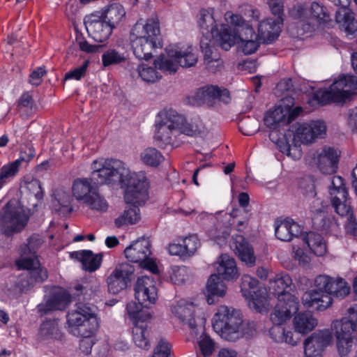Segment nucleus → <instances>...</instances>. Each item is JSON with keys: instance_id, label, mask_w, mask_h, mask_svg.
Wrapping results in <instances>:
<instances>
[{"instance_id": "dca6fc26", "label": "nucleus", "mask_w": 357, "mask_h": 357, "mask_svg": "<svg viewBox=\"0 0 357 357\" xmlns=\"http://www.w3.org/2000/svg\"><path fill=\"white\" fill-rule=\"evenodd\" d=\"M329 195L332 206L338 215L344 216L349 213L351 206L348 201V192L341 176L332 177Z\"/></svg>"}, {"instance_id": "c85d7f7f", "label": "nucleus", "mask_w": 357, "mask_h": 357, "mask_svg": "<svg viewBox=\"0 0 357 357\" xmlns=\"http://www.w3.org/2000/svg\"><path fill=\"white\" fill-rule=\"evenodd\" d=\"M98 17L107 20L114 29L126 20V12L124 7L118 3H114L97 12Z\"/></svg>"}, {"instance_id": "f03ea898", "label": "nucleus", "mask_w": 357, "mask_h": 357, "mask_svg": "<svg viewBox=\"0 0 357 357\" xmlns=\"http://www.w3.org/2000/svg\"><path fill=\"white\" fill-rule=\"evenodd\" d=\"M154 138L159 146H176V137L180 134L196 136L204 130L202 121L199 118L190 122L185 117L172 109L162 110L155 120Z\"/></svg>"}, {"instance_id": "3c124183", "label": "nucleus", "mask_w": 357, "mask_h": 357, "mask_svg": "<svg viewBox=\"0 0 357 357\" xmlns=\"http://www.w3.org/2000/svg\"><path fill=\"white\" fill-rule=\"evenodd\" d=\"M147 325L134 326L132 328V339L135 344L142 349H148L150 347L147 337Z\"/></svg>"}, {"instance_id": "7c9ffc66", "label": "nucleus", "mask_w": 357, "mask_h": 357, "mask_svg": "<svg viewBox=\"0 0 357 357\" xmlns=\"http://www.w3.org/2000/svg\"><path fill=\"white\" fill-rule=\"evenodd\" d=\"M91 169H93L91 168ZM92 180L98 184L97 181L93 177V172H91V178H77L73 181L71 186V193L72 196L77 201L84 203L88 198V196L95 190L92 184ZM99 185L100 184L99 183Z\"/></svg>"}, {"instance_id": "69168bd1", "label": "nucleus", "mask_w": 357, "mask_h": 357, "mask_svg": "<svg viewBox=\"0 0 357 357\" xmlns=\"http://www.w3.org/2000/svg\"><path fill=\"white\" fill-rule=\"evenodd\" d=\"M76 41L79 45V50L86 53H96L98 52L100 48V45H91L84 38H77Z\"/></svg>"}, {"instance_id": "774afa93", "label": "nucleus", "mask_w": 357, "mask_h": 357, "mask_svg": "<svg viewBox=\"0 0 357 357\" xmlns=\"http://www.w3.org/2000/svg\"><path fill=\"white\" fill-rule=\"evenodd\" d=\"M285 329L282 324H274L269 331L271 337L276 342H282Z\"/></svg>"}, {"instance_id": "ea45409f", "label": "nucleus", "mask_w": 357, "mask_h": 357, "mask_svg": "<svg viewBox=\"0 0 357 357\" xmlns=\"http://www.w3.org/2000/svg\"><path fill=\"white\" fill-rule=\"evenodd\" d=\"M333 326L334 328L348 333L357 332V305H354L348 309L347 317L333 321Z\"/></svg>"}, {"instance_id": "0eeeda50", "label": "nucleus", "mask_w": 357, "mask_h": 357, "mask_svg": "<svg viewBox=\"0 0 357 357\" xmlns=\"http://www.w3.org/2000/svg\"><path fill=\"white\" fill-rule=\"evenodd\" d=\"M131 45L135 56L139 60L153 57V51L162 47L160 22L155 16L145 23L137 22L131 31Z\"/></svg>"}, {"instance_id": "412c9836", "label": "nucleus", "mask_w": 357, "mask_h": 357, "mask_svg": "<svg viewBox=\"0 0 357 357\" xmlns=\"http://www.w3.org/2000/svg\"><path fill=\"white\" fill-rule=\"evenodd\" d=\"M326 127L323 121H312L300 124L296 130L294 140L302 144L312 143L316 138L326 135Z\"/></svg>"}, {"instance_id": "423d86ee", "label": "nucleus", "mask_w": 357, "mask_h": 357, "mask_svg": "<svg viewBox=\"0 0 357 357\" xmlns=\"http://www.w3.org/2000/svg\"><path fill=\"white\" fill-rule=\"evenodd\" d=\"M213 328L222 339L235 341L254 335V324L245 322L239 310L222 305L218 307L213 317Z\"/></svg>"}, {"instance_id": "09e8293b", "label": "nucleus", "mask_w": 357, "mask_h": 357, "mask_svg": "<svg viewBox=\"0 0 357 357\" xmlns=\"http://www.w3.org/2000/svg\"><path fill=\"white\" fill-rule=\"evenodd\" d=\"M154 67L148 66L146 64L142 63L137 67V73L142 79L146 82H155L161 78V75L157 70H160L156 66L155 62Z\"/></svg>"}, {"instance_id": "052dcab7", "label": "nucleus", "mask_w": 357, "mask_h": 357, "mask_svg": "<svg viewBox=\"0 0 357 357\" xmlns=\"http://www.w3.org/2000/svg\"><path fill=\"white\" fill-rule=\"evenodd\" d=\"M94 334H87L84 332L79 333L78 336L82 337V339L79 341V349L82 352L86 355H88L91 353L92 347L94 344L93 335Z\"/></svg>"}, {"instance_id": "f8f14e48", "label": "nucleus", "mask_w": 357, "mask_h": 357, "mask_svg": "<svg viewBox=\"0 0 357 357\" xmlns=\"http://www.w3.org/2000/svg\"><path fill=\"white\" fill-rule=\"evenodd\" d=\"M151 244L148 238H141L134 241L124 250L126 259L153 274H159L156 259L151 257Z\"/></svg>"}, {"instance_id": "a211bd4d", "label": "nucleus", "mask_w": 357, "mask_h": 357, "mask_svg": "<svg viewBox=\"0 0 357 357\" xmlns=\"http://www.w3.org/2000/svg\"><path fill=\"white\" fill-rule=\"evenodd\" d=\"M299 308L298 298L294 294H284V298H279L273 312L271 314V320L273 324H283Z\"/></svg>"}, {"instance_id": "4c0bfd02", "label": "nucleus", "mask_w": 357, "mask_h": 357, "mask_svg": "<svg viewBox=\"0 0 357 357\" xmlns=\"http://www.w3.org/2000/svg\"><path fill=\"white\" fill-rule=\"evenodd\" d=\"M226 289L227 287L220 276L216 274L211 275L206 284L207 303L210 305L213 303V296L223 297Z\"/></svg>"}, {"instance_id": "4468645a", "label": "nucleus", "mask_w": 357, "mask_h": 357, "mask_svg": "<svg viewBox=\"0 0 357 357\" xmlns=\"http://www.w3.org/2000/svg\"><path fill=\"white\" fill-rule=\"evenodd\" d=\"M291 15L295 19L300 20L304 29L305 25L310 26L314 23H324L329 18L326 8L317 2H312L309 8L297 5L293 8Z\"/></svg>"}, {"instance_id": "1a4fd4ad", "label": "nucleus", "mask_w": 357, "mask_h": 357, "mask_svg": "<svg viewBox=\"0 0 357 357\" xmlns=\"http://www.w3.org/2000/svg\"><path fill=\"white\" fill-rule=\"evenodd\" d=\"M67 324L70 332L78 336L79 333L95 334L100 323L94 310L87 304L78 303L75 310L67 314Z\"/></svg>"}, {"instance_id": "79ce46f5", "label": "nucleus", "mask_w": 357, "mask_h": 357, "mask_svg": "<svg viewBox=\"0 0 357 357\" xmlns=\"http://www.w3.org/2000/svg\"><path fill=\"white\" fill-rule=\"evenodd\" d=\"M337 338V347L339 354L342 357L347 356L351 350L354 337L351 333L343 330L334 328Z\"/></svg>"}, {"instance_id": "393cba45", "label": "nucleus", "mask_w": 357, "mask_h": 357, "mask_svg": "<svg viewBox=\"0 0 357 357\" xmlns=\"http://www.w3.org/2000/svg\"><path fill=\"white\" fill-rule=\"evenodd\" d=\"M195 305L185 300H181L176 304L171 307L172 314L178 319L183 324H188L192 330V335L196 334V322L194 317Z\"/></svg>"}, {"instance_id": "bb28decb", "label": "nucleus", "mask_w": 357, "mask_h": 357, "mask_svg": "<svg viewBox=\"0 0 357 357\" xmlns=\"http://www.w3.org/2000/svg\"><path fill=\"white\" fill-rule=\"evenodd\" d=\"M231 248L239 259L249 266L255 264L256 258L253 248L242 235L233 237Z\"/></svg>"}, {"instance_id": "5fc2aeb1", "label": "nucleus", "mask_w": 357, "mask_h": 357, "mask_svg": "<svg viewBox=\"0 0 357 357\" xmlns=\"http://www.w3.org/2000/svg\"><path fill=\"white\" fill-rule=\"evenodd\" d=\"M190 271L185 266H173L171 268L170 280L175 284H183L188 280Z\"/></svg>"}, {"instance_id": "aec40b11", "label": "nucleus", "mask_w": 357, "mask_h": 357, "mask_svg": "<svg viewBox=\"0 0 357 357\" xmlns=\"http://www.w3.org/2000/svg\"><path fill=\"white\" fill-rule=\"evenodd\" d=\"M135 296L139 303L154 304L158 299V289L156 282L152 277L142 276L138 278L135 285Z\"/></svg>"}, {"instance_id": "9d476101", "label": "nucleus", "mask_w": 357, "mask_h": 357, "mask_svg": "<svg viewBox=\"0 0 357 357\" xmlns=\"http://www.w3.org/2000/svg\"><path fill=\"white\" fill-rule=\"evenodd\" d=\"M167 56L161 55L155 60L160 70L169 74L175 73L178 66L189 68L197 62V56L191 46L185 50H179L177 45H169L166 48Z\"/></svg>"}, {"instance_id": "2eb2a0df", "label": "nucleus", "mask_w": 357, "mask_h": 357, "mask_svg": "<svg viewBox=\"0 0 357 357\" xmlns=\"http://www.w3.org/2000/svg\"><path fill=\"white\" fill-rule=\"evenodd\" d=\"M231 99L230 93L227 89L213 85L198 89L194 95L188 97L189 102L194 105L202 103L212 105L216 102L227 104Z\"/></svg>"}, {"instance_id": "49530a36", "label": "nucleus", "mask_w": 357, "mask_h": 357, "mask_svg": "<svg viewBox=\"0 0 357 357\" xmlns=\"http://www.w3.org/2000/svg\"><path fill=\"white\" fill-rule=\"evenodd\" d=\"M40 335L43 338L60 339L62 333L60 331L56 320H46L42 323L40 328Z\"/></svg>"}, {"instance_id": "864d4df0", "label": "nucleus", "mask_w": 357, "mask_h": 357, "mask_svg": "<svg viewBox=\"0 0 357 357\" xmlns=\"http://www.w3.org/2000/svg\"><path fill=\"white\" fill-rule=\"evenodd\" d=\"M197 346L200 354L204 356H211L215 350L214 341L206 333H203L197 339Z\"/></svg>"}, {"instance_id": "4be33fe9", "label": "nucleus", "mask_w": 357, "mask_h": 357, "mask_svg": "<svg viewBox=\"0 0 357 357\" xmlns=\"http://www.w3.org/2000/svg\"><path fill=\"white\" fill-rule=\"evenodd\" d=\"M340 155L337 150L325 146L312 154L315 165L324 174H333L337 169Z\"/></svg>"}, {"instance_id": "e2e57ef3", "label": "nucleus", "mask_w": 357, "mask_h": 357, "mask_svg": "<svg viewBox=\"0 0 357 357\" xmlns=\"http://www.w3.org/2000/svg\"><path fill=\"white\" fill-rule=\"evenodd\" d=\"M47 71L44 66L36 68L33 70L29 76V82L32 85L38 86L41 84L43 77Z\"/></svg>"}, {"instance_id": "37998d69", "label": "nucleus", "mask_w": 357, "mask_h": 357, "mask_svg": "<svg viewBox=\"0 0 357 357\" xmlns=\"http://www.w3.org/2000/svg\"><path fill=\"white\" fill-rule=\"evenodd\" d=\"M207 236L217 244L222 245L226 243L230 234V228L217 221L211 228L206 231Z\"/></svg>"}, {"instance_id": "72a5a7b5", "label": "nucleus", "mask_w": 357, "mask_h": 357, "mask_svg": "<svg viewBox=\"0 0 357 357\" xmlns=\"http://www.w3.org/2000/svg\"><path fill=\"white\" fill-rule=\"evenodd\" d=\"M317 324V319L310 312H299L293 319L294 331L301 335L311 332Z\"/></svg>"}, {"instance_id": "5701e85b", "label": "nucleus", "mask_w": 357, "mask_h": 357, "mask_svg": "<svg viewBox=\"0 0 357 357\" xmlns=\"http://www.w3.org/2000/svg\"><path fill=\"white\" fill-rule=\"evenodd\" d=\"M84 24L89 36L98 43L107 40L114 29L105 20L99 18L97 13L88 16Z\"/></svg>"}, {"instance_id": "cd10ccee", "label": "nucleus", "mask_w": 357, "mask_h": 357, "mask_svg": "<svg viewBox=\"0 0 357 357\" xmlns=\"http://www.w3.org/2000/svg\"><path fill=\"white\" fill-rule=\"evenodd\" d=\"M313 213L312 220L316 228L335 236L340 233V224L332 215L326 213L324 208Z\"/></svg>"}, {"instance_id": "13d9d810", "label": "nucleus", "mask_w": 357, "mask_h": 357, "mask_svg": "<svg viewBox=\"0 0 357 357\" xmlns=\"http://www.w3.org/2000/svg\"><path fill=\"white\" fill-rule=\"evenodd\" d=\"M90 61L86 60L84 61L82 66L75 68L66 73L65 79H75L80 80L84 76H85L87 69L89 68Z\"/></svg>"}, {"instance_id": "de8ad7c7", "label": "nucleus", "mask_w": 357, "mask_h": 357, "mask_svg": "<svg viewBox=\"0 0 357 357\" xmlns=\"http://www.w3.org/2000/svg\"><path fill=\"white\" fill-rule=\"evenodd\" d=\"M63 301L64 300L63 296L53 295L45 303H40L37 305L38 312L40 314L41 316H43L51 311L61 310L63 307Z\"/></svg>"}, {"instance_id": "58836bf2", "label": "nucleus", "mask_w": 357, "mask_h": 357, "mask_svg": "<svg viewBox=\"0 0 357 357\" xmlns=\"http://www.w3.org/2000/svg\"><path fill=\"white\" fill-rule=\"evenodd\" d=\"M24 161L23 157L3 165L0 169V190L8 183L10 182L18 174L20 167Z\"/></svg>"}, {"instance_id": "473e14b6", "label": "nucleus", "mask_w": 357, "mask_h": 357, "mask_svg": "<svg viewBox=\"0 0 357 357\" xmlns=\"http://www.w3.org/2000/svg\"><path fill=\"white\" fill-rule=\"evenodd\" d=\"M216 267L218 275L224 280H232L238 277V271L235 259L227 254L221 255L218 259Z\"/></svg>"}, {"instance_id": "603ef678", "label": "nucleus", "mask_w": 357, "mask_h": 357, "mask_svg": "<svg viewBox=\"0 0 357 357\" xmlns=\"http://www.w3.org/2000/svg\"><path fill=\"white\" fill-rule=\"evenodd\" d=\"M179 239L183 243L187 258L193 256L201 245L200 241L196 234L179 237Z\"/></svg>"}, {"instance_id": "f3484780", "label": "nucleus", "mask_w": 357, "mask_h": 357, "mask_svg": "<svg viewBox=\"0 0 357 357\" xmlns=\"http://www.w3.org/2000/svg\"><path fill=\"white\" fill-rule=\"evenodd\" d=\"M134 272V266L128 263L118 264L107 278L109 291L117 294L126 289L131 282Z\"/></svg>"}, {"instance_id": "a19ab883", "label": "nucleus", "mask_w": 357, "mask_h": 357, "mask_svg": "<svg viewBox=\"0 0 357 357\" xmlns=\"http://www.w3.org/2000/svg\"><path fill=\"white\" fill-rule=\"evenodd\" d=\"M303 241L315 255L323 256L326 254V243L320 234L310 231L304 236Z\"/></svg>"}, {"instance_id": "c756f323", "label": "nucleus", "mask_w": 357, "mask_h": 357, "mask_svg": "<svg viewBox=\"0 0 357 357\" xmlns=\"http://www.w3.org/2000/svg\"><path fill=\"white\" fill-rule=\"evenodd\" d=\"M72 256L81 262L82 268L87 272L98 270L102 261V254H94L91 250H83L72 253Z\"/></svg>"}, {"instance_id": "2f4dec72", "label": "nucleus", "mask_w": 357, "mask_h": 357, "mask_svg": "<svg viewBox=\"0 0 357 357\" xmlns=\"http://www.w3.org/2000/svg\"><path fill=\"white\" fill-rule=\"evenodd\" d=\"M301 232V227L291 219L278 222L275 228V236L282 241H290Z\"/></svg>"}, {"instance_id": "b1692460", "label": "nucleus", "mask_w": 357, "mask_h": 357, "mask_svg": "<svg viewBox=\"0 0 357 357\" xmlns=\"http://www.w3.org/2000/svg\"><path fill=\"white\" fill-rule=\"evenodd\" d=\"M283 24L282 17L267 18L259 22L258 36L264 43H273L280 36Z\"/></svg>"}, {"instance_id": "0e129e2a", "label": "nucleus", "mask_w": 357, "mask_h": 357, "mask_svg": "<svg viewBox=\"0 0 357 357\" xmlns=\"http://www.w3.org/2000/svg\"><path fill=\"white\" fill-rule=\"evenodd\" d=\"M34 100L32 96L28 91L24 92L17 100V106L19 108L32 109Z\"/></svg>"}, {"instance_id": "a18cd8bd", "label": "nucleus", "mask_w": 357, "mask_h": 357, "mask_svg": "<svg viewBox=\"0 0 357 357\" xmlns=\"http://www.w3.org/2000/svg\"><path fill=\"white\" fill-rule=\"evenodd\" d=\"M289 112V108L278 105L272 111L268 112L264 116L265 123L270 128H275L276 125L284 121Z\"/></svg>"}, {"instance_id": "338daca9", "label": "nucleus", "mask_w": 357, "mask_h": 357, "mask_svg": "<svg viewBox=\"0 0 357 357\" xmlns=\"http://www.w3.org/2000/svg\"><path fill=\"white\" fill-rule=\"evenodd\" d=\"M178 243H170L167 248L168 252L171 255L178 256L181 258L185 259L186 255L183 248V243L179 238H177Z\"/></svg>"}, {"instance_id": "c9c22d12", "label": "nucleus", "mask_w": 357, "mask_h": 357, "mask_svg": "<svg viewBox=\"0 0 357 357\" xmlns=\"http://www.w3.org/2000/svg\"><path fill=\"white\" fill-rule=\"evenodd\" d=\"M128 52L120 45L107 49L102 54L101 61L104 67L119 65L128 59Z\"/></svg>"}, {"instance_id": "c03bdc74", "label": "nucleus", "mask_w": 357, "mask_h": 357, "mask_svg": "<svg viewBox=\"0 0 357 357\" xmlns=\"http://www.w3.org/2000/svg\"><path fill=\"white\" fill-rule=\"evenodd\" d=\"M91 211L98 213H105L109 208V204L106 199L95 188L86 201L84 202Z\"/></svg>"}, {"instance_id": "39448f33", "label": "nucleus", "mask_w": 357, "mask_h": 357, "mask_svg": "<svg viewBox=\"0 0 357 357\" xmlns=\"http://www.w3.org/2000/svg\"><path fill=\"white\" fill-rule=\"evenodd\" d=\"M314 289L303 294L302 303L306 307H313L319 311L328 308L333 303V297L343 298L350 291L344 279L327 275H317L314 281Z\"/></svg>"}, {"instance_id": "4d7b16f0", "label": "nucleus", "mask_w": 357, "mask_h": 357, "mask_svg": "<svg viewBox=\"0 0 357 357\" xmlns=\"http://www.w3.org/2000/svg\"><path fill=\"white\" fill-rule=\"evenodd\" d=\"M73 197V196L63 190H57L55 193L54 205L55 206L59 205L61 208H69V211H72L71 204Z\"/></svg>"}, {"instance_id": "a878e982", "label": "nucleus", "mask_w": 357, "mask_h": 357, "mask_svg": "<svg viewBox=\"0 0 357 357\" xmlns=\"http://www.w3.org/2000/svg\"><path fill=\"white\" fill-rule=\"evenodd\" d=\"M213 13V8L202 9L199 12L198 24L203 37L206 38V40L208 38H213L217 43V36L221 31L222 26L225 24H222L220 29H217ZM227 25L229 26L230 24L227 23Z\"/></svg>"}, {"instance_id": "6e6552de", "label": "nucleus", "mask_w": 357, "mask_h": 357, "mask_svg": "<svg viewBox=\"0 0 357 357\" xmlns=\"http://www.w3.org/2000/svg\"><path fill=\"white\" fill-rule=\"evenodd\" d=\"M353 90H357V77L342 75L333 81L328 90L319 89L314 91L309 102H314L319 105L332 102L343 103L350 97Z\"/></svg>"}, {"instance_id": "6ab92c4d", "label": "nucleus", "mask_w": 357, "mask_h": 357, "mask_svg": "<svg viewBox=\"0 0 357 357\" xmlns=\"http://www.w3.org/2000/svg\"><path fill=\"white\" fill-rule=\"evenodd\" d=\"M332 339V334L328 329L313 333L304 342L305 356L321 357L324 348L330 344Z\"/></svg>"}, {"instance_id": "bf43d9fd", "label": "nucleus", "mask_w": 357, "mask_h": 357, "mask_svg": "<svg viewBox=\"0 0 357 357\" xmlns=\"http://www.w3.org/2000/svg\"><path fill=\"white\" fill-rule=\"evenodd\" d=\"M209 42L210 38H208V39L206 40V38L204 37L200 41V47L204 53V61L207 63H210L213 61H218L217 55L213 56V52L210 46Z\"/></svg>"}, {"instance_id": "8fccbe9b", "label": "nucleus", "mask_w": 357, "mask_h": 357, "mask_svg": "<svg viewBox=\"0 0 357 357\" xmlns=\"http://www.w3.org/2000/svg\"><path fill=\"white\" fill-rule=\"evenodd\" d=\"M142 161L151 167H158L163 160L161 153L155 148H147L140 155Z\"/></svg>"}, {"instance_id": "f257e3e1", "label": "nucleus", "mask_w": 357, "mask_h": 357, "mask_svg": "<svg viewBox=\"0 0 357 357\" xmlns=\"http://www.w3.org/2000/svg\"><path fill=\"white\" fill-rule=\"evenodd\" d=\"M93 177L100 184H110L119 181L124 190V199L133 205L115 219L117 227L136 224L141 218L137 206L149 198V181L143 172H131L125 163L117 159L99 158L92 162Z\"/></svg>"}, {"instance_id": "ddd939ff", "label": "nucleus", "mask_w": 357, "mask_h": 357, "mask_svg": "<svg viewBox=\"0 0 357 357\" xmlns=\"http://www.w3.org/2000/svg\"><path fill=\"white\" fill-rule=\"evenodd\" d=\"M259 282L255 278L243 275L241 279V292L248 301L250 308L261 313L268 305L267 294L259 287Z\"/></svg>"}, {"instance_id": "f704fd0d", "label": "nucleus", "mask_w": 357, "mask_h": 357, "mask_svg": "<svg viewBox=\"0 0 357 357\" xmlns=\"http://www.w3.org/2000/svg\"><path fill=\"white\" fill-rule=\"evenodd\" d=\"M269 284L273 294L278 296V299L284 298V294H291L289 291L291 289L292 280L287 273L276 274L273 279L270 280Z\"/></svg>"}, {"instance_id": "20e7f679", "label": "nucleus", "mask_w": 357, "mask_h": 357, "mask_svg": "<svg viewBox=\"0 0 357 357\" xmlns=\"http://www.w3.org/2000/svg\"><path fill=\"white\" fill-rule=\"evenodd\" d=\"M42 243V238L33 234L28 238L27 243L20 246V257L15 260V265L18 270L28 271L19 276L15 284L21 293L27 291L36 283H41L48 278L47 271L40 266L36 255Z\"/></svg>"}, {"instance_id": "7ed1b4c3", "label": "nucleus", "mask_w": 357, "mask_h": 357, "mask_svg": "<svg viewBox=\"0 0 357 357\" xmlns=\"http://www.w3.org/2000/svg\"><path fill=\"white\" fill-rule=\"evenodd\" d=\"M226 22L234 27L232 31L228 25L222 26L221 31L217 36V43L224 50H229L239 40L241 50L245 54L255 53L259 46L258 35L249 22L243 17L227 11L225 14Z\"/></svg>"}, {"instance_id": "6e6d98bb", "label": "nucleus", "mask_w": 357, "mask_h": 357, "mask_svg": "<svg viewBox=\"0 0 357 357\" xmlns=\"http://www.w3.org/2000/svg\"><path fill=\"white\" fill-rule=\"evenodd\" d=\"M278 148L280 151L282 153H285L287 156L294 160H298L302 156L301 149L296 144L291 146L287 142H281L278 144Z\"/></svg>"}, {"instance_id": "9b49d317", "label": "nucleus", "mask_w": 357, "mask_h": 357, "mask_svg": "<svg viewBox=\"0 0 357 357\" xmlns=\"http://www.w3.org/2000/svg\"><path fill=\"white\" fill-rule=\"evenodd\" d=\"M29 216L17 202L9 201L3 207L0 217V231L8 236L21 231L26 225Z\"/></svg>"}, {"instance_id": "680f3d73", "label": "nucleus", "mask_w": 357, "mask_h": 357, "mask_svg": "<svg viewBox=\"0 0 357 357\" xmlns=\"http://www.w3.org/2000/svg\"><path fill=\"white\" fill-rule=\"evenodd\" d=\"M171 346L165 339H160L152 357H169Z\"/></svg>"}, {"instance_id": "e433bc0d", "label": "nucleus", "mask_w": 357, "mask_h": 357, "mask_svg": "<svg viewBox=\"0 0 357 357\" xmlns=\"http://www.w3.org/2000/svg\"><path fill=\"white\" fill-rule=\"evenodd\" d=\"M335 20L348 34H353L357 31V21L354 18V13L347 8L342 7L338 9L336 12Z\"/></svg>"}]
</instances>
